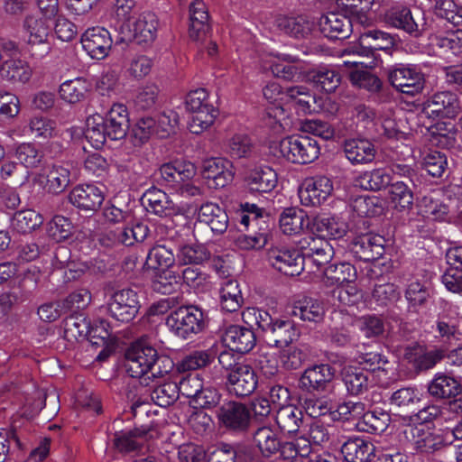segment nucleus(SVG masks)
I'll list each match as a JSON object with an SVG mask.
<instances>
[{"mask_svg":"<svg viewBox=\"0 0 462 462\" xmlns=\"http://www.w3.org/2000/svg\"><path fill=\"white\" fill-rule=\"evenodd\" d=\"M158 21L153 14H143L133 24V37L138 43L152 42L156 37Z\"/></svg>","mask_w":462,"mask_h":462,"instance_id":"a18cd8bd","label":"nucleus"},{"mask_svg":"<svg viewBox=\"0 0 462 462\" xmlns=\"http://www.w3.org/2000/svg\"><path fill=\"white\" fill-rule=\"evenodd\" d=\"M42 222V217L32 209L18 211L13 218L14 227L21 233L31 232L40 226Z\"/></svg>","mask_w":462,"mask_h":462,"instance_id":"774afa93","label":"nucleus"},{"mask_svg":"<svg viewBox=\"0 0 462 462\" xmlns=\"http://www.w3.org/2000/svg\"><path fill=\"white\" fill-rule=\"evenodd\" d=\"M246 182L251 191L267 193L276 187L277 173L273 168L266 165L255 167L249 172Z\"/></svg>","mask_w":462,"mask_h":462,"instance_id":"c9c22d12","label":"nucleus"},{"mask_svg":"<svg viewBox=\"0 0 462 462\" xmlns=\"http://www.w3.org/2000/svg\"><path fill=\"white\" fill-rule=\"evenodd\" d=\"M298 246L304 259V267L310 264L318 267L328 264L335 254L332 245L321 236H306L298 242Z\"/></svg>","mask_w":462,"mask_h":462,"instance_id":"423d86ee","label":"nucleus"},{"mask_svg":"<svg viewBox=\"0 0 462 462\" xmlns=\"http://www.w3.org/2000/svg\"><path fill=\"white\" fill-rule=\"evenodd\" d=\"M275 421L282 431L295 433L302 423V411L293 405H282L276 411Z\"/></svg>","mask_w":462,"mask_h":462,"instance_id":"49530a36","label":"nucleus"},{"mask_svg":"<svg viewBox=\"0 0 462 462\" xmlns=\"http://www.w3.org/2000/svg\"><path fill=\"white\" fill-rule=\"evenodd\" d=\"M15 156L25 168L34 169L41 165L44 154L36 144L23 143L16 148Z\"/></svg>","mask_w":462,"mask_h":462,"instance_id":"052dcab7","label":"nucleus"},{"mask_svg":"<svg viewBox=\"0 0 462 462\" xmlns=\"http://www.w3.org/2000/svg\"><path fill=\"white\" fill-rule=\"evenodd\" d=\"M217 418L220 427L227 431L244 433L249 429L251 411L241 402L226 401L217 409Z\"/></svg>","mask_w":462,"mask_h":462,"instance_id":"39448f33","label":"nucleus"},{"mask_svg":"<svg viewBox=\"0 0 462 462\" xmlns=\"http://www.w3.org/2000/svg\"><path fill=\"white\" fill-rule=\"evenodd\" d=\"M148 434L139 429L124 430L115 434L114 444L120 452L134 451L147 441Z\"/></svg>","mask_w":462,"mask_h":462,"instance_id":"79ce46f5","label":"nucleus"},{"mask_svg":"<svg viewBox=\"0 0 462 462\" xmlns=\"http://www.w3.org/2000/svg\"><path fill=\"white\" fill-rule=\"evenodd\" d=\"M189 36L196 42H202L209 30V14L202 0H195L189 9Z\"/></svg>","mask_w":462,"mask_h":462,"instance_id":"4be33fe9","label":"nucleus"},{"mask_svg":"<svg viewBox=\"0 0 462 462\" xmlns=\"http://www.w3.org/2000/svg\"><path fill=\"white\" fill-rule=\"evenodd\" d=\"M389 23L403 30L414 37H419L426 31V22L421 11L418 10L412 14L408 8L395 9L389 14Z\"/></svg>","mask_w":462,"mask_h":462,"instance_id":"412c9836","label":"nucleus"},{"mask_svg":"<svg viewBox=\"0 0 462 462\" xmlns=\"http://www.w3.org/2000/svg\"><path fill=\"white\" fill-rule=\"evenodd\" d=\"M223 343L231 351L241 354L250 352L256 345L254 332L239 325H231L225 330L222 336Z\"/></svg>","mask_w":462,"mask_h":462,"instance_id":"5701e85b","label":"nucleus"},{"mask_svg":"<svg viewBox=\"0 0 462 462\" xmlns=\"http://www.w3.org/2000/svg\"><path fill=\"white\" fill-rule=\"evenodd\" d=\"M462 319V314L458 307H450L448 313L444 315L436 322V331L439 337L444 341L459 340V324Z\"/></svg>","mask_w":462,"mask_h":462,"instance_id":"4c0bfd02","label":"nucleus"},{"mask_svg":"<svg viewBox=\"0 0 462 462\" xmlns=\"http://www.w3.org/2000/svg\"><path fill=\"white\" fill-rule=\"evenodd\" d=\"M392 180L390 171L387 169H375L372 171H365L362 173L358 180V185L370 190H380L381 189L388 186Z\"/></svg>","mask_w":462,"mask_h":462,"instance_id":"4d7b16f0","label":"nucleus"},{"mask_svg":"<svg viewBox=\"0 0 462 462\" xmlns=\"http://www.w3.org/2000/svg\"><path fill=\"white\" fill-rule=\"evenodd\" d=\"M126 369L132 377L153 380L168 374L174 366L168 356H160L146 340L133 343L125 353Z\"/></svg>","mask_w":462,"mask_h":462,"instance_id":"f257e3e1","label":"nucleus"},{"mask_svg":"<svg viewBox=\"0 0 462 462\" xmlns=\"http://www.w3.org/2000/svg\"><path fill=\"white\" fill-rule=\"evenodd\" d=\"M285 97L302 114L319 112L323 106L322 99L317 97L305 86H293L285 91Z\"/></svg>","mask_w":462,"mask_h":462,"instance_id":"bb28decb","label":"nucleus"},{"mask_svg":"<svg viewBox=\"0 0 462 462\" xmlns=\"http://www.w3.org/2000/svg\"><path fill=\"white\" fill-rule=\"evenodd\" d=\"M430 395L439 399L455 397L461 392L460 383L452 376L442 373L435 374L428 387Z\"/></svg>","mask_w":462,"mask_h":462,"instance_id":"ea45409f","label":"nucleus"},{"mask_svg":"<svg viewBox=\"0 0 462 462\" xmlns=\"http://www.w3.org/2000/svg\"><path fill=\"white\" fill-rule=\"evenodd\" d=\"M310 79L321 90L331 93L339 86L341 77L332 66H321L310 73Z\"/></svg>","mask_w":462,"mask_h":462,"instance_id":"de8ad7c7","label":"nucleus"},{"mask_svg":"<svg viewBox=\"0 0 462 462\" xmlns=\"http://www.w3.org/2000/svg\"><path fill=\"white\" fill-rule=\"evenodd\" d=\"M444 356L443 350L436 349L426 351L425 348L420 345L406 348L404 354L405 359L417 371L432 368Z\"/></svg>","mask_w":462,"mask_h":462,"instance_id":"72a5a7b5","label":"nucleus"},{"mask_svg":"<svg viewBox=\"0 0 462 462\" xmlns=\"http://www.w3.org/2000/svg\"><path fill=\"white\" fill-rule=\"evenodd\" d=\"M226 378L228 390L242 397L250 395L256 389L258 382L254 368L247 364L239 365L226 374Z\"/></svg>","mask_w":462,"mask_h":462,"instance_id":"a211bd4d","label":"nucleus"},{"mask_svg":"<svg viewBox=\"0 0 462 462\" xmlns=\"http://www.w3.org/2000/svg\"><path fill=\"white\" fill-rule=\"evenodd\" d=\"M341 453L346 462H369L375 455V448L370 440L356 437L342 445Z\"/></svg>","mask_w":462,"mask_h":462,"instance_id":"c85d7f7f","label":"nucleus"},{"mask_svg":"<svg viewBox=\"0 0 462 462\" xmlns=\"http://www.w3.org/2000/svg\"><path fill=\"white\" fill-rule=\"evenodd\" d=\"M268 261L277 271L285 275H299L304 269V259L296 249L273 247L268 251Z\"/></svg>","mask_w":462,"mask_h":462,"instance_id":"4468645a","label":"nucleus"},{"mask_svg":"<svg viewBox=\"0 0 462 462\" xmlns=\"http://www.w3.org/2000/svg\"><path fill=\"white\" fill-rule=\"evenodd\" d=\"M384 239L374 234H365L354 239L351 251L360 260L368 262L380 258L384 253Z\"/></svg>","mask_w":462,"mask_h":462,"instance_id":"a878e982","label":"nucleus"},{"mask_svg":"<svg viewBox=\"0 0 462 462\" xmlns=\"http://www.w3.org/2000/svg\"><path fill=\"white\" fill-rule=\"evenodd\" d=\"M241 316L243 322L249 328L253 330L254 328H257L265 333H267L273 322L268 311L258 308H246L242 311Z\"/></svg>","mask_w":462,"mask_h":462,"instance_id":"bf43d9fd","label":"nucleus"},{"mask_svg":"<svg viewBox=\"0 0 462 462\" xmlns=\"http://www.w3.org/2000/svg\"><path fill=\"white\" fill-rule=\"evenodd\" d=\"M217 116V109L211 106H204L203 110H199L192 114L189 122V130L195 134H199L210 127Z\"/></svg>","mask_w":462,"mask_h":462,"instance_id":"e2e57ef3","label":"nucleus"},{"mask_svg":"<svg viewBox=\"0 0 462 462\" xmlns=\"http://www.w3.org/2000/svg\"><path fill=\"white\" fill-rule=\"evenodd\" d=\"M104 199L102 189L94 184L78 185L69 195L72 205L86 211H95L99 208Z\"/></svg>","mask_w":462,"mask_h":462,"instance_id":"b1692460","label":"nucleus"},{"mask_svg":"<svg viewBox=\"0 0 462 462\" xmlns=\"http://www.w3.org/2000/svg\"><path fill=\"white\" fill-rule=\"evenodd\" d=\"M335 371L329 365H316L307 368L300 378V385L307 391L324 390L334 378Z\"/></svg>","mask_w":462,"mask_h":462,"instance_id":"cd10ccee","label":"nucleus"},{"mask_svg":"<svg viewBox=\"0 0 462 462\" xmlns=\"http://www.w3.org/2000/svg\"><path fill=\"white\" fill-rule=\"evenodd\" d=\"M324 303L314 298L304 297L293 302L291 315L302 321L319 323L325 316Z\"/></svg>","mask_w":462,"mask_h":462,"instance_id":"7c9ffc66","label":"nucleus"},{"mask_svg":"<svg viewBox=\"0 0 462 462\" xmlns=\"http://www.w3.org/2000/svg\"><path fill=\"white\" fill-rule=\"evenodd\" d=\"M274 155L285 158L287 161L306 164L318 159L320 153L317 140L310 136L291 135L282 138L272 146Z\"/></svg>","mask_w":462,"mask_h":462,"instance_id":"7ed1b4c3","label":"nucleus"},{"mask_svg":"<svg viewBox=\"0 0 462 462\" xmlns=\"http://www.w3.org/2000/svg\"><path fill=\"white\" fill-rule=\"evenodd\" d=\"M202 174L205 179L212 181L209 186L224 188L233 180V164L226 158H209L202 163Z\"/></svg>","mask_w":462,"mask_h":462,"instance_id":"6ab92c4d","label":"nucleus"},{"mask_svg":"<svg viewBox=\"0 0 462 462\" xmlns=\"http://www.w3.org/2000/svg\"><path fill=\"white\" fill-rule=\"evenodd\" d=\"M45 17L35 15H27L24 19L23 26L29 33V43L32 47H42V52L37 53L32 50V55L38 58H43L51 51V44L48 42L50 33V25Z\"/></svg>","mask_w":462,"mask_h":462,"instance_id":"aec40b11","label":"nucleus"},{"mask_svg":"<svg viewBox=\"0 0 462 462\" xmlns=\"http://www.w3.org/2000/svg\"><path fill=\"white\" fill-rule=\"evenodd\" d=\"M90 321L83 314H73L65 319L64 332L69 338L87 337L89 334Z\"/></svg>","mask_w":462,"mask_h":462,"instance_id":"338daca9","label":"nucleus"},{"mask_svg":"<svg viewBox=\"0 0 462 462\" xmlns=\"http://www.w3.org/2000/svg\"><path fill=\"white\" fill-rule=\"evenodd\" d=\"M352 124L349 125L352 132L369 133L379 132L377 117L374 110L365 105H358L351 111Z\"/></svg>","mask_w":462,"mask_h":462,"instance_id":"58836bf2","label":"nucleus"},{"mask_svg":"<svg viewBox=\"0 0 462 462\" xmlns=\"http://www.w3.org/2000/svg\"><path fill=\"white\" fill-rule=\"evenodd\" d=\"M177 263V254L169 241L153 245L146 257L145 264L150 269L172 270Z\"/></svg>","mask_w":462,"mask_h":462,"instance_id":"f704fd0d","label":"nucleus"},{"mask_svg":"<svg viewBox=\"0 0 462 462\" xmlns=\"http://www.w3.org/2000/svg\"><path fill=\"white\" fill-rule=\"evenodd\" d=\"M113 235V241H118V243L125 245H133L136 242H143L148 236L149 228L143 223H137L132 226H126L124 228H116V231H111Z\"/></svg>","mask_w":462,"mask_h":462,"instance_id":"5fc2aeb1","label":"nucleus"},{"mask_svg":"<svg viewBox=\"0 0 462 462\" xmlns=\"http://www.w3.org/2000/svg\"><path fill=\"white\" fill-rule=\"evenodd\" d=\"M426 112L437 118H454L461 111L457 95L449 90L432 94L425 103Z\"/></svg>","mask_w":462,"mask_h":462,"instance_id":"ddd939ff","label":"nucleus"},{"mask_svg":"<svg viewBox=\"0 0 462 462\" xmlns=\"http://www.w3.org/2000/svg\"><path fill=\"white\" fill-rule=\"evenodd\" d=\"M214 357L208 350H197L185 356L178 364L180 372L194 371L210 365Z\"/></svg>","mask_w":462,"mask_h":462,"instance_id":"0e129e2a","label":"nucleus"},{"mask_svg":"<svg viewBox=\"0 0 462 462\" xmlns=\"http://www.w3.org/2000/svg\"><path fill=\"white\" fill-rule=\"evenodd\" d=\"M196 167L190 162L175 161L162 164L155 173L157 180L173 189L187 180H193Z\"/></svg>","mask_w":462,"mask_h":462,"instance_id":"2eb2a0df","label":"nucleus"},{"mask_svg":"<svg viewBox=\"0 0 462 462\" xmlns=\"http://www.w3.org/2000/svg\"><path fill=\"white\" fill-rule=\"evenodd\" d=\"M356 326L366 338H375L385 332V325L383 319L374 314L364 315L357 319Z\"/></svg>","mask_w":462,"mask_h":462,"instance_id":"69168bd1","label":"nucleus"},{"mask_svg":"<svg viewBox=\"0 0 462 462\" xmlns=\"http://www.w3.org/2000/svg\"><path fill=\"white\" fill-rule=\"evenodd\" d=\"M210 253L203 244L184 245L177 251V263L179 265H199L207 262Z\"/></svg>","mask_w":462,"mask_h":462,"instance_id":"8fccbe9b","label":"nucleus"},{"mask_svg":"<svg viewBox=\"0 0 462 462\" xmlns=\"http://www.w3.org/2000/svg\"><path fill=\"white\" fill-rule=\"evenodd\" d=\"M332 190L333 184L330 179L318 176L303 181L299 189V198L303 206L316 207L324 203Z\"/></svg>","mask_w":462,"mask_h":462,"instance_id":"f8f14e48","label":"nucleus"},{"mask_svg":"<svg viewBox=\"0 0 462 462\" xmlns=\"http://www.w3.org/2000/svg\"><path fill=\"white\" fill-rule=\"evenodd\" d=\"M276 24L280 31L295 38L307 36L312 29V23L302 16H281L277 18Z\"/></svg>","mask_w":462,"mask_h":462,"instance_id":"864d4df0","label":"nucleus"},{"mask_svg":"<svg viewBox=\"0 0 462 462\" xmlns=\"http://www.w3.org/2000/svg\"><path fill=\"white\" fill-rule=\"evenodd\" d=\"M344 152L353 164L371 162L375 157L374 145L365 138H353L344 143Z\"/></svg>","mask_w":462,"mask_h":462,"instance_id":"473e14b6","label":"nucleus"},{"mask_svg":"<svg viewBox=\"0 0 462 462\" xmlns=\"http://www.w3.org/2000/svg\"><path fill=\"white\" fill-rule=\"evenodd\" d=\"M86 138L95 148L101 147L106 141L123 139L129 128V115L124 104H114L106 118L92 115L87 118Z\"/></svg>","mask_w":462,"mask_h":462,"instance_id":"f03ea898","label":"nucleus"},{"mask_svg":"<svg viewBox=\"0 0 462 462\" xmlns=\"http://www.w3.org/2000/svg\"><path fill=\"white\" fill-rule=\"evenodd\" d=\"M6 55L0 66V76L3 79L13 84L28 82L32 77V70L29 64L16 58L18 49L15 43L10 42L5 45Z\"/></svg>","mask_w":462,"mask_h":462,"instance_id":"9d476101","label":"nucleus"},{"mask_svg":"<svg viewBox=\"0 0 462 462\" xmlns=\"http://www.w3.org/2000/svg\"><path fill=\"white\" fill-rule=\"evenodd\" d=\"M389 81L398 91L415 96L424 88V77L421 71L415 66L400 64L389 71Z\"/></svg>","mask_w":462,"mask_h":462,"instance_id":"0eeeda50","label":"nucleus"},{"mask_svg":"<svg viewBox=\"0 0 462 462\" xmlns=\"http://www.w3.org/2000/svg\"><path fill=\"white\" fill-rule=\"evenodd\" d=\"M199 225H206L215 234H223L228 226V216L218 205L203 204L198 213Z\"/></svg>","mask_w":462,"mask_h":462,"instance_id":"c756f323","label":"nucleus"},{"mask_svg":"<svg viewBox=\"0 0 462 462\" xmlns=\"http://www.w3.org/2000/svg\"><path fill=\"white\" fill-rule=\"evenodd\" d=\"M366 27L358 31V44L353 47L354 53L375 59L377 51H387L393 47L395 40L393 35L381 30Z\"/></svg>","mask_w":462,"mask_h":462,"instance_id":"1a4fd4ad","label":"nucleus"},{"mask_svg":"<svg viewBox=\"0 0 462 462\" xmlns=\"http://www.w3.org/2000/svg\"><path fill=\"white\" fill-rule=\"evenodd\" d=\"M407 434V438L414 449L421 453L434 452L444 444L443 437L427 425L419 424L411 427Z\"/></svg>","mask_w":462,"mask_h":462,"instance_id":"393cba45","label":"nucleus"},{"mask_svg":"<svg viewBox=\"0 0 462 462\" xmlns=\"http://www.w3.org/2000/svg\"><path fill=\"white\" fill-rule=\"evenodd\" d=\"M319 23L322 33L331 39H346L359 26L348 13H328L320 17Z\"/></svg>","mask_w":462,"mask_h":462,"instance_id":"f3484780","label":"nucleus"},{"mask_svg":"<svg viewBox=\"0 0 462 462\" xmlns=\"http://www.w3.org/2000/svg\"><path fill=\"white\" fill-rule=\"evenodd\" d=\"M88 91V84L83 78H75L64 81L59 89L60 98L69 104H77L81 102L87 92Z\"/></svg>","mask_w":462,"mask_h":462,"instance_id":"3c124183","label":"nucleus"},{"mask_svg":"<svg viewBox=\"0 0 462 462\" xmlns=\"http://www.w3.org/2000/svg\"><path fill=\"white\" fill-rule=\"evenodd\" d=\"M110 32L104 27L88 29L81 36V44L86 52L96 60L105 59L112 47Z\"/></svg>","mask_w":462,"mask_h":462,"instance_id":"dca6fc26","label":"nucleus"},{"mask_svg":"<svg viewBox=\"0 0 462 462\" xmlns=\"http://www.w3.org/2000/svg\"><path fill=\"white\" fill-rule=\"evenodd\" d=\"M356 279V270L348 263H333L324 270V282L328 286H342L354 282Z\"/></svg>","mask_w":462,"mask_h":462,"instance_id":"a19ab883","label":"nucleus"},{"mask_svg":"<svg viewBox=\"0 0 462 462\" xmlns=\"http://www.w3.org/2000/svg\"><path fill=\"white\" fill-rule=\"evenodd\" d=\"M108 311L115 319L131 321L138 313L140 302L135 291L123 289L116 291L108 300Z\"/></svg>","mask_w":462,"mask_h":462,"instance_id":"9b49d317","label":"nucleus"},{"mask_svg":"<svg viewBox=\"0 0 462 462\" xmlns=\"http://www.w3.org/2000/svg\"><path fill=\"white\" fill-rule=\"evenodd\" d=\"M269 340L276 346H287L299 337V331L289 320H275L268 329Z\"/></svg>","mask_w":462,"mask_h":462,"instance_id":"09e8293b","label":"nucleus"},{"mask_svg":"<svg viewBox=\"0 0 462 462\" xmlns=\"http://www.w3.org/2000/svg\"><path fill=\"white\" fill-rule=\"evenodd\" d=\"M311 219L308 215L297 208H287L280 217V228L285 235L291 236L299 234L302 230H310Z\"/></svg>","mask_w":462,"mask_h":462,"instance_id":"e433bc0d","label":"nucleus"},{"mask_svg":"<svg viewBox=\"0 0 462 462\" xmlns=\"http://www.w3.org/2000/svg\"><path fill=\"white\" fill-rule=\"evenodd\" d=\"M70 183V171L69 168L61 164H53L46 174L45 189L49 193L60 194L64 191Z\"/></svg>","mask_w":462,"mask_h":462,"instance_id":"603ef678","label":"nucleus"},{"mask_svg":"<svg viewBox=\"0 0 462 462\" xmlns=\"http://www.w3.org/2000/svg\"><path fill=\"white\" fill-rule=\"evenodd\" d=\"M263 69L271 70L276 78L288 81H296L303 75L302 67L295 64L298 58L291 54L270 52L262 57Z\"/></svg>","mask_w":462,"mask_h":462,"instance_id":"6e6552de","label":"nucleus"},{"mask_svg":"<svg viewBox=\"0 0 462 462\" xmlns=\"http://www.w3.org/2000/svg\"><path fill=\"white\" fill-rule=\"evenodd\" d=\"M221 308L227 312H234L240 309L244 299L237 281L225 280L220 288Z\"/></svg>","mask_w":462,"mask_h":462,"instance_id":"c03bdc74","label":"nucleus"},{"mask_svg":"<svg viewBox=\"0 0 462 462\" xmlns=\"http://www.w3.org/2000/svg\"><path fill=\"white\" fill-rule=\"evenodd\" d=\"M420 213L430 219L443 221L448 214V207L431 196H423L418 203Z\"/></svg>","mask_w":462,"mask_h":462,"instance_id":"680f3d73","label":"nucleus"},{"mask_svg":"<svg viewBox=\"0 0 462 462\" xmlns=\"http://www.w3.org/2000/svg\"><path fill=\"white\" fill-rule=\"evenodd\" d=\"M350 3L346 5L347 13L358 23L359 26L365 27L372 24L374 17L371 14L372 6L374 0H348Z\"/></svg>","mask_w":462,"mask_h":462,"instance_id":"13d9d810","label":"nucleus"},{"mask_svg":"<svg viewBox=\"0 0 462 462\" xmlns=\"http://www.w3.org/2000/svg\"><path fill=\"white\" fill-rule=\"evenodd\" d=\"M343 381L347 392L352 395L363 393L369 384L368 374L362 369L354 366L344 369Z\"/></svg>","mask_w":462,"mask_h":462,"instance_id":"6e6d98bb","label":"nucleus"},{"mask_svg":"<svg viewBox=\"0 0 462 462\" xmlns=\"http://www.w3.org/2000/svg\"><path fill=\"white\" fill-rule=\"evenodd\" d=\"M166 325L176 336L189 338L203 329V312L195 306L180 307L170 313Z\"/></svg>","mask_w":462,"mask_h":462,"instance_id":"20e7f679","label":"nucleus"},{"mask_svg":"<svg viewBox=\"0 0 462 462\" xmlns=\"http://www.w3.org/2000/svg\"><path fill=\"white\" fill-rule=\"evenodd\" d=\"M254 443L264 457H271L278 451L282 454L283 444L277 433L269 427L259 428L254 432Z\"/></svg>","mask_w":462,"mask_h":462,"instance_id":"37998d69","label":"nucleus"},{"mask_svg":"<svg viewBox=\"0 0 462 462\" xmlns=\"http://www.w3.org/2000/svg\"><path fill=\"white\" fill-rule=\"evenodd\" d=\"M347 231L346 223L338 216L319 215L311 219L310 232L328 236L333 239L343 237Z\"/></svg>","mask_w":462,"mask_h":462,"instance_id":"2f4dec72","label":"nucleus"}]
</instances>
